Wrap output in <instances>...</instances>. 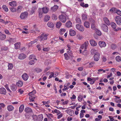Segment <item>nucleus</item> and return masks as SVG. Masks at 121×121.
<instances>
[{
    "label": "nucleus",
    "instance_id": "680f3d73",
    "mask_svg": "<svg viewBox=\"0 0 121 121\" xmlns=\"http://www.w3.org/2000/svg\"><path fill=\"white\" fill-rule=\"evenodd\" d=\"M50 48H45L43 49V50L44 51H49Z\"/></svg>",
    "mask_w": 121,
    "mask_h": 121
},
{
    "label": "nucleus",
    "instance_id": "8fccbe9b",
    "mask_svg": "<svg viewBox=\"0 0 121 121\" xmlns=\"http://www.w3.org/2000/svg\"><path fill=\"white\" fill-rule=\"evenodd\" d=\"M32 117L34 120L37 121L38 117L36 115H33L32 116Z\"/></svg>",
    "mask_w": 121,
    "mask_h": 121
},
{
    "label": "nucleus",
    "instance_id": "7ed1b4c3",
    "mask_svg": "<svg viewBox=\"0 0 121 121\" xmlns=\"http://www.w3.org/2000/svg\"><path fill=\"white\" fill-rule=\"evenodd\" d=\"M48 35L47 34H42L40 36L38 37L40 41L44 40L47 38Z\"/></svg>",
    "mask_w": 121,
    "mask_h": 121
},
{
    "label": "nucleus",
    "instance_id": "49530a36",
    "mask_svg": "<svg viewBox=\"0 0 121 121\" xmlns=\"http://www.w3.org/2000/svg\"><path fill=\"white\" fill-rule=\"evenodd\" d=\"M117 10V9L114 8H112L110 9V11L111 12L115 13Z\"/></svg>",
    "mask_w": 121,
    "mask_h": 121
},
{
    "label": "nucleus",
    "instance_id": "f704fd0d",
    "mask_svg": "<svg viewBox=\"0 0 121 121\" xmlns=\"http://www.w3.org/2000/svg\"><path fill=\"white\" fill-rule=\"evenodd\" d=\"M111 25L113 29H115L116 27V24L113 22H111Z\"/></svg>",
    "mask_w": 121,
    "mask_h": 121
},
{
    "label": "nucleus",
    "instance_id": "4be33fe9",
    "mask_svg": "<svg viewBox=\"0 0 121 121\" xmlns=\"http://www.w3.org/2000/svg\"><path fill=\"white\" fill-rule=\"evenodd\" d=\"M58 7L57 5H55L53 7H52L51 9L52 11H56L58 9Z\"/></svg>",
    "mask_w": 121,
    "mask_h": 121
},
{
    "label": "nucleus",
    "instance_id": "a878e982",
    "mask_svg": "<svg viewBox=\"0 0 121 121\" xmlns=\"http://www.w3.org/2000/svg\"><path fill=\"white\" fill-rule=\"evenodd\" d=\"M115 97L117 98L115 99V102L117 103H120L121 102V100L120 99V98L117 96H115Z\"/></svg>",
    "mask_w": 121,
    "mask_h": 121
},
{
    "label": "nucleus",
    "instance_id": "a19ab883",
    "mask_svg": "<svg viewBox=\"0 0 121 121\" xmlns=\"http://www.w3.org/2000/svg\"><path fill=\"white\" fill-rule=\"evenodd\" d=\"M65 29H61L60 30V33L61 35H63L65 32Z\"/></svg>",
    "mask_w": 121,
    "mask_h": 121
},
{
    "label": "nucleus",
    "instance_id": "2eb2a0df",
    "mask_svg": "<svg viewBox=\"0 0 121 121\" xmlns=\"http://www.w3.org/2000/svg\"><path fill=\"white\" fill-rule=\"evenodd\" d=\"M90 42L91 45L92 46H96L97 45V43L93 40H91L90 41Z\"/></svg>",
    "mask_w": 121,
    "mask_h": 121
},
{
    "label": "nucleus",
    "instance_id": "b1692460",
    "mask_svg": "<svg viewBox=\"0 0 121 121\" xmlns=\"http://www.w3.org/2000/svg\"><path fill=\"white\" fill-rule=\"evenodd\" d=\"M75 31L72 30H70L69 31V34L71 36H73L75 35L76 34Z\"/></svg>",
    "mask_w": 121,
    "mask_h": 121
},
{
    "label": "nucleus",
    "instance_id": "f3484780",
    "mask_svg": "<svg viewBox=\"0 0 121 121\" xmlns=\"http://www.w3.org/2000/svg\"><path fill=\"white\" fill-rule=\"evenodd\" d=\"M37 9V8L36 6H34L32 7L30 12L31 14L34 13Z\"/></svg>",
    "mask_w": 121,
    "mask_h": 121
},
{
    "label": "nucleus",
    "instance_id": "e433bc0d",
    "mask_svg": "<svg viewBox=\"0 0 121 121\" xmlns=\"http://www.w3.org/2000/svg\"><path fill=\"white\" fill-rule=\"evenodd\" d=\"M61 23L60 22H57L56 24V27L58 28H60V26L61 25Z\"/></svg>",
    "mask_w": 121,
    "mask_h": 121
},
{
    "label": "nucleus",
    "instance_id": "412c9836",
    "mask_svg": "<svg viewBox=\"0 0 121 121\" xmlns=\"http://www.w3.org/2000/svg\"><path fill=\"white\" fill-rule=\"evenodd\" d=\"M11 89L13 91H15L17 90V87L15 85L12 84L11 86Z\"/></svg>",
    "mask_w": 121,
    "mask_h": 121
},
{
    "label": "nucleus",
    "instance_id": "c756f323",
    "mask_svg": "<svg viewBox=\"0 0 121 121\" xmlns=\"http://www.w3.org/2000/svg\"><path fill=\"white\" fill-rule=\"evenodd\" d=\"M48 26L51 28L53 27L54 26V25L53 23L51 22H49L47 24Z\"/></svg>",
    "mask_w": 121,
    "mask_h": 121
},
{
    "label": "nucleus",
    "instance_id": "f257e3e1",
    "mask_svg": "<svg viewBox=\"0 0 121 121\" xmlns=\"http://www.w3.org/2000/svg\"><path fill=\"white\" fill-rule=\"evenodd\" d=\"M65 13L63 12L62 13V14L59 15L58 17L60 21L63 23L65 22L66 20V19L68 18V17H66L65 16L63 15Z\"/></svg>",
    "mask_w": 121,
    "mask_h": 121
},
{
    "label": "nucleus",
    "instance_id": "79ce46f5",
    "mask_svg": "<svg viewBox=\"0 0 121 121\" xmlns=\"http://www.w3.org/2000/svg\"><path fill=\"white\" fill-rule=\"evenodd\" d=\"M50 17L48 15H46L45 16L44 18V21H45L47 22L49 19Z\"/></svg>",
    "mask_w": 121,
    "mask_h": 121
},
{
    "label": "nucleus",
    "instance_id": "5701e85b",
    "mask_svg": "<svg viewBox=\"0 0 121 121\" xmlns=\"http://www.w3.org/2000/svg\"><path fill=\"white\" fill-rule=\"evenodd\" d=\"M66 26L68 27H70L72 26V23L70 21L67 22L66 23Z\"/></svg>",
    "mask_w": 121,
    "mask_h": 121
},
{
    "label": "nucleus",
    "instance_id": "4468645a",
    "mask_svg": "<svg viewBox=\"0 0 121 121\" xmlns=\"http://www.w3.org/2000/svg\"><path fill=\"white\" fill-rule=\"evenodd\" d=\"M29 59L30 60H37V59L36 58V57L35 55L31 54L30 55L29 57Z\"/></svg>",
    "mask_w": 121,
    "mask_h": 121
},
{
    "label": "nucleus",
    "instance_id": "9b49d317",
    "mask_svg": "<svg viewBox=\"0 0 121 121\" xmlns=\"http://www.w3.org/2000/svg\"><path fill=\"white\" fill-rule=\"evenodd\" d=\"M43 12L44 13H47L49 11V9L46 7H44L41 9Z\"/></svg>",
    "mask_w": 121,
    "mask_h": 121
},
{
    "label": "nucleus",
    "instance_id": "6e6d98bb",
    "mask_svg": "<svg viewBox=\"0 0 121 121\" xmlns=\"http://www.w3.org/2000/svg\"><path fill=\"white\" fill-rule=\"evenodd\" d=\"M52 77H54V75L53 73V72H51V74L48 77V79H50Z\"/></svg>",
    "mask_w": 121,
    "mask_h": 121
},
{
    "label": "nucleus",
    "instance_id": "09e8293b",
    "mask_svg": "<svg viewBox=\"0 0 121 121\" xmlns=\"http://www.w3.org/2000/svg\"><path fill=\"white\" fill-rule=\"evenodd\" d=\"M36 93V91H33L31 92H30L28 93V95L30 96L33 95H34Z\"/></svg>",
    "mask_w": 121,
    "mask_h": 121
},
{
    "label": "nucleus",
    "instance_id": "9d476101",
    "mask_svg": "<svg viewBox=\"0 0 121 121\" xmlns=\"http://www.w3.org/2000/svg\"><path fill=\"white\" fill-rule=\"evenodd\" d=\"M9 4L12 7H15L16 6L17 4L15 1H12L9 3Z\"/></svg>",
    "mask_w": 121,
    "mask_h": 121
},
{
    "label": "nucleus",
    "instance_id": "20e7f679",
    "mask_svg": "<svg viewBox=\"0 0 121 121\" xmlns=\"http://www.w3.org/2000/svg\"><path fill=\"white\" fill-rule=\"evenodd\" d=\"M28 16V13L27 12H24L21 13L20 17L21 19H24L27 17Z\"/></svg>",
    "mask_w": 121,
    "mask_h": 121
},
{
    "label": "nucleus",
    "instance_id": "774afa93",
    "mask_svg": "<svg viewBox=\"0 0 121 121\" xmlns=\"http://www.w3.org/2000/svg\"><path fill=\"white\" fill-rule=\"evenodd\" d=\"M108 117L109 118L110 121H113L114 120V119L111 116H109Z\"/></svg>",
    "mask_w": 121,
    "mask_h": 121
},
{
    "label": "nucleus",
    "instance_id": "423d86ee",
    "mask_svg": "<svg viewBox=\"0 0 121 121\" xmlns=\"http://www.w3.org/2000/svg\"><path fill=\"white\" fill-rule=\"evenodd\" d=\"M23 79L25 81H27L29 78L28 75L26 73H23L22 76Z\"/></svg>",
    "mask_w": 121,
    "mask_h": 121
},
{
    "label": "nucleus",
    "instance_id": "2f4dec72",
    "mask_svg": "<svg viewBox=\"0 0 121 121\" xmlns=\"http://www.w3.org/2000/svg\"><path fill=\"white\" fill-rule=\"evenodd\" d=\"M2 8L4 10L5 12H8L9 11V9L8 7L5 5H3L2 6Z\"/></svg>",
    "mask_w": 121,
    "mask_h": 121
},
{
    "label": "nucleus",
    "instance_id": "bf43d9fd",
    "mask_svg": "<svg viewBox=\"0 0 121 121\" xmlns=\"http://www.w3.org/2000/svg\"><path fill=\"white\" fill-rule=\"evenodd\" d=\"M35 71L39 73L42 71L41 69L39 68H37L35 69Z\"/></svg>",
    "mask_w": 121,
    "mask_h": 121
},
{
    "label": "nucleus",
    "instance_id": "338daca9",
    "mask_svg": "<svg viewBox=\"0 0 121 121\" xmlns=\"http://www.w3.org/2000/svg\"><path fill=\"white\" fill-rule=\"evenodd\" d=\"M82 54L84 55H86L87 53L86 50L84 49V50L82 52Z\"/></svg>",
    "mask_w": 121,
    "mask_h": 121
},
{
    "label": "nucleus",
    "instance_id": "5fc2aeb1",
    "mask_svg": "<svg viewBox=\"0 0 121 121\" xmlns=\"http://www.w3.org/2000/svg\"><path fill=\"white\" fill-rule=\"evenodd\" d=\"M66 86V85H65L64 86V89H62V90L63 91H65L68 89L69 88V87H67V86Z\"/></svg>",
    "mask_w": 121,
    "mask_h": 121
},
{
    "label": "nucleus",
    "instance_id": "4d7b16f0",
    "mask_svg": "<svg viewBox=\"0 0 121 121\" xmlns=\"http://www.w3.org/2000/svg\"><path fill=\"white\" fill-rule=\"evenodd\" d=\"M22 8V7L21 6H19L17 7V10L18 11H20Z\"/></svg>",
    "mask_w": 121,
    "mask_h": 121
},
{
    "label": "nucleus",
    "instance_id": "6e6552de",
    "mask_svg": "<svg viewBox=\"0 0 121 121\" xmlns=\"http://www.w3.org/2000/svg\"><path fill=\"white\" fill-rule=\"evenodd\" d=\"M98 44L101 48L105 47L106 45V44L105 42L101 41H99Z\"/></svg>",
    "mask_w": 121,
    "mask_h": 121
},
{
    "label": "nucleus",
    "instance_id": "e2e57ef3",
    "mask_svg": "<svg viewBox=\"0 0 121 121\" xmlns=\"http://www.w3.org/2000/svg\"><path fill=\"white\" fill-rule=\"evenodd\" d=\"M10 10L12 12H14L16 11V9L14 8H11L10 9Z\"/></svg>",
    "mask_w": 121,
    "mask_h": 121
},
{
    "label": "nucleus",
    "instance_id": "58836bf2",
    "mask_svg": "<svg viewBox=\"0 0 121 121\" xmlns=\"http://www.w3.org/2000/svg\"><path fill=\"white\" fill-rule=\"evenodd\" d=\"M83 98L82 95H79L78 97V99L79 101H81L82 100Z\"/></svg>",
    "mask_w": 121,
    "mask_h": 121
},
{
    "label": "nucleus",
    "instance_id": "c85d7f7f",
    "mask_svg": "<svg viewBox=\"0 0 121 121\" xmlns=\"http://www.w3.org/2000/svg\"><path fill=\"white\" fill-rule=\"evenodd\" d=\"M25 111L26 112L29 113L31 112L32 110L31 108L29 107H27L25 108Z\"/></svg>",
    "mask_w": 121,
    "mask_h": 121
},
{
    "label": "nucleus",
    "instance_id": "1a4fd4ad",
    "mask_svg": "<svg viewBox=\"0 0 121 121\" xmlns=\"http://www.w3.org/2000/svg\"><path fill=\"white\" fill-rule=\"evenodd\" d=\"M7 93L6 89L3 88L1 87L0 88V93L4 95H5Z\"/></svg>",
    "mask_w": 121,
    "mask_h": 121
},
{
    "label": "nucleus",
    "instance_id": "a211bd4d",
    "mask_svg": "<svg viewBox=\"0 0 121 121\" xmlns=\"http://www.w3.org/2000/svg\"><path fill=\"white\" fill-rule=\"evenodd\" d=\"M21 43L20 42H17L14 44L15 48L16 49L19 48L20 46Z\"/></svg>",
    "mask_w": 121,
    "mask_h": 121
},
{
    "label": "nucleus",
    "instance_id": "de8ad7c7",
    "mask_svg": "<svg viewBox=\"0 0 121 121\" xmlns=\"http://www.w3.org/2000/svg\"><path fill=\"white\" fill-rule=\"evenodd\" d=\"M35 62V60H31V61L29 62L28 64L30 65H32L34 64Z\"/></svg>",
    "mask_w": 121,
    "mask_h": 121
},
{
    "label": "nucleus",
    "instance_id": "37998d69",
    "mask_svg": "<svg viewBox=\"0 0 121 121\" xmlns=\"http://www.w3.org/2000/svg\"><path fill=\"white\" fill-rule=\"evenodd\" d=\"M96 33V34L99 36H101V33L100 31L97 29H95Z\"/></svg>",
    "mask_w": 121,
    "mask_h": 121
},
{
    "label": "nucleus",
    "instance_id": "c03bdc74",
    "mask_svg": "<svg viewBox=\"0 0 121 121\" xmlns=\"http://www.w3.org/2000/svg\"><path fill=\"white\" fill-rule=\"evenodd\" d=\"M116 59V60L118 62H120L121 61V58L119 56H117Z\"/></svg>",
    "mask_w": 121,
    "mask_h": 121
},
{
    "label": "nucleus",
    "instance_id": "39448f33",
    "mask_svg": "<svg viewBox=\"0 0 121 121\" xmlns=\"http://www.w3.org/2000/svg\"><path fill=\"white\" fill-rule=\"evenodd\" d=\"M76 28L78 30L81 32H83L84 30L83 27L79 24H77L76 25Z\"/></svg>",
    "mask_w": 121,
    "mask_h": 121
},
{
    "label": "nucleus",
    "instance_id": "4c0bfd02",
    "mask_svg": "<svg viewBox=\"0 0 121 121\" xmlns=\"http://www.w3.org/2000/svg\"><path fill=\"white\" fill-rule=\"evenodd\" d=\"M111 49L113 50H114L117 48V46L115 44H112L111 45Z\"/></svg>",
    "mask_w": 121,
    "mask_h": 121
},
{
    "label": "nucleus",
    "instance_id": "0e129e2a",
    "mask_svg": "<svg viewBox=\"0 0 121 121\" xmlns=\"http://www.w3.org/2000/svg\"><path fill=\"white\" fill-rule=\"evenodd\" d=\"M5 88H6V89L7 91H9L10 92H11V91L9 89V88L8 87V85L7 84H6L5 86Z\"/></svg>",
    "mask_w": 121,
    "mask_h": 121
},
{
    "label": "nucleus",
    "instance_id": "3c124183",
    "mask_svg": "<svg viewBox=\"0 0 121 121\" xmlns=\"http://www.w3.org/2000/svg\"><path fill=\"white\" fill-rule=\"evenodd\" d=\"M54 112L55 113H57V115L60 114L61 112L60 111L56 109L54 111Z\"/></svg>",
    "mask_w": 121,
    "mask_h": 121
},
{
    "label": "nucleus",
    "instance_id": "dca6fc26",
    "mask_svg": "<svg viewBox=\"0 0 121 121\" xmlns=\"http://www.w3.org/2000/svg\"><path fill=\"white\" fill-rule=\"evenodd\" d=\"M7 109L9 112L13 111L14 109V107L12 105H10L7 107Z\"/></svg>",
    "mask_w": 121,
    "mask_h": 121
},
{
    "label": "nucleus",
    "instance_id": "f03ea898",
    "mask_svg": "<svg viewBox=\"0 0 121 121\" xmlns=\"http://www.w3.org/2000/svg\"><path fill=\"white\" fill-rule=\"evenodd\" d=\"M116 23L119 25H121V17L119 16H116L114 18Z\"/></svg>",
    "mask_w": 121,
    "mask_h": 121
},
{
    "label": "nucleus",
    "instance_id": "393cba45",
    "mask_svg": "<svg viewBox=\"0 0 121 121\" xmlns=\"http://www.w3.org/2000/svg\"><path fill=\"white\" fill-rule=\"evenodd\" d=\"M23 84V82L21 81H19L17 82L16 83L17 85L19 87H21L22 86Z\"/></svg>",
    "mask_w": 121,
    "mask_h": 121
},
{
    "label": "nucleus",
    "instance_id": "6ab92c4d",
    "mask_svg": "<svg viewBox=\"0 0 121 121\" xmlns=\"http://www.w3.org/2000/svg\"><path fill=\"white\" fill-rule=\"evenodd\" d=\"M6 37V35L3 34H2L1 32L0 33V39L2 40H3L5 39Z\"/></svg>",
    "mask_w": 121,
    "mask_h": 121
},
{
    "label": "nucleus",
    "instance_id": "ddd939ff",
    "mask_svg": "<svg viewBox=\"0 0 121 121\" xmlns=\"http://www.w3.org/2000/svg\"><path fill=\"white\" fill-rule=\"evenodd\" d=\"M26 57V56L23 53L21 54L18 56V58L20 59L23 60Z\"/></svg>",
    "mask_w": 121,
    "mask_h": 121
},
{
    "label": "nucleus",
    "instance_id": "7c9ffc66",
    "mask_svg": "<svg viewBox=\"0 0 121 121\" xmlns=\"http://www.w3.org/2000/svg\"><path fill=\"white\" fill-rule=\"evenodd\" d=\"M24 106L23 105H22L20 106L19 108V112H22L24 110Z\"/></svg>",
    "mask_w": 121,
    "mask_h": 121
},
{
    "label": "nucleus",
    "instance_id": "72a5a7b5",
    "mask_svg": "<svg viewBox=\"0 0 121 121\" xmlns=\"http://www.w3.org/2000/svg\"><path fill=\"white\" fill-rule=\"evenodd\" d=\"M93 23L91 24V28L93 30L95 29V22L94 20H93Z\"/></svg>",
    "mask_w": 121,
    "mask_h": 121
},
{
    "label": "nucleus",
    "instance_id": "13d9d810",
    "mask_svg": "<svg viewBox=\"0 0 121 121\" xmlns=\"http://www.w3.org/2000/svg\"><path fill=\"white\" fill-rule=\"evenodd\" d=\"M65 58L66 60H68L69 58V56H68L67 55L66 53H65L64 54Z\"/></svg>",
    "mask_w": 121,
    "mask_h": 121
},
{
    "label": "nucleus",
    "instance_id": "052dcab7",
    "mask_svg": "<svg viewBox=\"0 0 121 121\" xmlns=\"http://www.w3.org/2000/svg\"><path fill=\"white\" fill-rule=\"evenodd\" d=\"M38 41V39H35V40L33 41H31L30 43L31 44H33L35 43L36 42H37Z\"/></svg>",
    "mask_w": 121,
    "mask_h": 121
},
{
    "label": "nucleus",
    "instance_id": "ea45409f",
    "mask_svg": "<svg viewBox=\"0 0 121 121\" xmlns=\"http://www.w3.org/2000/svg\"><path fill=\"white\" fill-rule=\"evenodd\" d=\"M87 18V16L85 14H83L82 15V18L83 20H85Z\"/></svg>",
    "mask_w": 121,
    "mask_h": 121
},
{
    "label": "nucleus",
    "instance_id": "bb28decb",
    "mask_svg": "<svg viewBox=\"0 0 121 121\" xmlns=\"http://www.w3.org/2000/svg\"><path fill=\"white\" fill-rule=\"evenodd\" d=\"M104 21L105 22L107 25H109L110 24V21L107 17H104Z\"/></svg>",
    "mask_w": 121,
    "mask_h": 121
},
{
    "label": "nucleus",
    "instance_id": "0eeeda50",
    "mask_svg": "<svg viewBox=\"0 0 121 121\" xmlns=\"http://www.w3.org/2000/svg\"><path fill=\"white\" fill-rule=\"evenodd\" d=\"M101 28L102 30L104 32H107L108 31V26L106 25L102 24L101 25Z\"/></svg>",
    "mask_w": 121,
    "mask_h": 121
},
{
    "label": "nucleus",
    "instance_id": "69168bd1",
    "mask_svg": "<svg viewBox=\"0 0 121 121\" xmlns=\"http://www.w3.org/2000/svg\"><path fill=\"white\" fill-rule=\"evenodd\" d=\"M34 28L33 30H34V31H39V30H38V28H36V25H35L34 26Z\"/></svg>",
    "mask_w": 121,
    "mask_h": 121
},
{
    "label": "nucleus",
    "instance_id": "603ef678",
    "mask_svg": "<svg viewBox=\"0 0 121 121\" xmlns=\"http://www.w3.org/2000/svg\"><path fill=\"white\" fill-rule=\"evenodd\" d=\"M115 13H117V14L121 16V11L120 10L117 9V10H116Z\"/></svg>",
    "mask_w": 121,
    "mask_h": 121
},
{
    "label": "nucleus",
    "instance_id": "473e14b6",
    "mask_svg": "<svg viewBox=\"0 0 121 121\" xmlns=\"http://www.w3.org/2000/svg\"><path fill=\"white\" fill-rule=\"evenodd\" d=\"M84 25L87 28H89L90 27V23L88 22H84Z\"/></svg>",
    "mask_w": 121,
    "mask_h": 121
},
{
    "label": "nucleus",
    "instance_id": "f8f14e48",
    "mask_svg": "<svg viewBox=\"0 0 121 121\" xmlns=\"http://www.w3.org/2000/svg\"><path fill=\"white\" fill-rule=\"evenodd\" d=\"M94 57L95 61H98L99 58V54H95L94 55Z\"/></svg>",
    "mask_w": 121,
    "mask_h": 121
},
{
    "label": "nucleus",
    "instance_id": "a18cd8bd",
    "mask_svg": "<svg viewBox=\"0 0 121 121\" xmlns=\"http://www.w3.org/2000/svg\"><path fill=\"white\" fill-rule=\"evenodd\" d=\"M76 20L77 23L79 24H81V22L80 18L78 17H77L76 18Z\"/></svg>",
    "mask_w": 121,
    "mask_h": 121
},
{
    "label": "nucleus",
    "instance_id": "c9c22d12",
    "mask_svg": "<svg viewBox=\"0 0 121 121\" xmlns=\"http://www.w3.org/2000/svg\"><path fill=\"white\" fill-rule=\"evenodd\" d=\"M8 66V69L9 70L12 69L13 68V66L11 63H9Z\"/></svg>",
    "mask_w": 121,
    "mask_h": 121
},
{
    "label": "nucleus",
    "instance_id": "aec40b11",
    "mask_svg": "<svg viewBox=\"0 0 121 121\" xmlns=\"http://www.w3.org/2000/svg\"><path fill=\"white\" fill-rule=\"evenodd\" d=\"M43 118V117L42 114L39 115L38 117L37 121H42Z\"/></svg>",
    "mask_w": 121,
    "mask_h": 121
},
{
    "label": "nucleus",
    "instance_id": "cd10ccee",
    "mask_svg": "<svg viewBox=\"0 0 121 121\" xmlns=\"http://www.w3.org/2000/svg\"><path fill=\"white\" fill-rule=\"evenodd\" d=\"M83 44L84 47V49L86 50L89 44L88 41H86Z\"/></svg>",
    "mask_w": 121,
    "mask_h": 121
},
{
    "label": "nucleus",
    "instance_id": "864d4df0",
    "mask_svg": "<svg viewBox=\"0 0 121 121\" xmlns=\"http://www.w3.org/2000/svg\"><path fill=\"white\" fill-rule=\"evenodd\" d=\"M96 52V50L94 49H92L91 51V54L93 55Z\"/></svg>",
    "mask_w": 121,
    "mask_h": 121
}]
</instances>
